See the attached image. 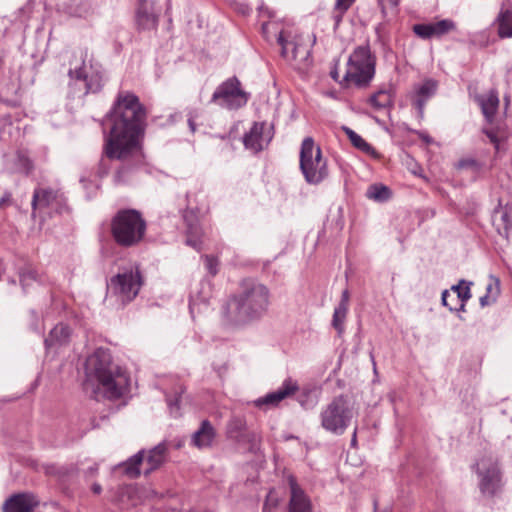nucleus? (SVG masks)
<instances>
[{"label":"nucleus","mask_w":512,"mask_h":512,"mask_svg":"<svg viewBox=\"0 0 512 512\" xmlns=\"http://www.w3.org/2000/svg\"><path fill=\"white\" fill-rule=\"evenodd\" d=\"M107 121L110 132L105 139L104 157L120 161L139 158L146 126V109L139 98L131 92H119Z\"/></svg>","instance_id":"obj_1"},{"label":"nucleus","mask_w":512,"mask_h":512,"mask_svg":"<svg viewBox=\"0 0 512 512\" xmlns=\"http://www.w3.org/2000/svg\"><path fill=\"white\" fill-rule=\"evenodd\" d=\"M270 306V290L263 283L244 279L223 310L225 321L232 326H245L262 319Z\"/></svg>","instance_id":"obj_2"},{"label":"nucleus","mask_w":512,"mask_h":512,"mask_svg":"<svg viewBox=\"0 0 512 512\" xmlns=\"http://www.w3.org/2000/svg\"><path fill=\"white\" fill-rule=\"evenodd\" d=\"M97 384L110 399L121 398L128 392L130 377L125 370L112 361L109 350L96 349L85 362L84 386Z\"/></svg>","instance_id":"obj_3"},{"label":"nucleus","mask_w":512,"mask_h":512,"mask_svg":"<svg viewBox=\"0 0 512 512\" xmlns=\"http://www.w3.org/2000/svg\"><path fill=\"white\" fill-rule=\"evenodd\" d=\"M147 222L136 209L118 210L110 221V234L117 246L124 249L139 246L146 235Z\"/></svg>","instance_id":"obj_4"},{"label":"nucleus","mask_w":512,"mask_h":512,"mask_svg":"<svg viewBox=\"0 0 512 512\" xmlns=\"http://www.w3.org/2000/svg\"><path fill=\"white\" fill-rule=\"evenodd\" d=\"M80 60L81 65H75L68 71L73 97L96 93L101 89L103 82L101 66L89 57L87 49L80 51Z\"/></svg>","instance_id":"obj_5"},{"label":"nucleus","mask_w":512,"mask_h":512,"mask_svg":"<svg viewBox=\"0 0 512 512\" xmlns=\"http://www.w3.org/2000/svg\"><path fill=\"white\" fill-rule=\"evenodd\" d=\"M376 57L371 53L368 44L358 46L348 58L344 76L346 82L358 87L368 85L375 75Z\"/></svg>","instance_id":"obj_6"},{"label":"nucleus","mask_w":512,"mask_h":512,"mask_svg":"<svg viewBox=\"0 0 512 512\" xmlns=\"http://www.w3.org/2000/svg\"><path fill=\"white\" fill-rule=\"evenodd\" d=\"M142 285L143 278L139 267L131 265L112 276L107 284V289L108 293L115 296L120 305L124 306L136 298Z\"/></svg>","instance_id":"obj_7"},{"label":"nucleus","mask_w":512,"mask_h":512,"mask_svg":"<svg viewBox=\"0 0 512 512\" xmlns=\"http://www.w3.org/2000/svg\"><path fill=\"white\" fill-rule=\"evenodd\" d=\"M300 170L305 181L312 185L321 183L328 176L327 161L311 137H306L301 144Z\"/></svg>","instance_id":"obj_8"},{"label":"nucleus","mask_w":512,"mask_h":512,"mask_svg":"<svg viewBox=\"0 0 512 512\" xmlns=\"http://www.w3.org/2000/svg\"><path fill=\"white\" fill-rule=\"evenodd\" d=\"M353 417V407L344 395L334 397L320 413L323 429L335 435H342L351 424Z\"/></svg>","instance_id":"obj_9"},{"label":"nucleus","mask_w":512,"mask_h":512,"mask_svg":"<svg viewBox=\"0 0 512 512\" xmlns=\"http://www.w3.org/2000/svg\"><path fill=\"white\" fill-rule=\"evenodd\" d=\"M281 47V56L299 72L306 71L312 64L310 47L300 36L282 30L277 38Z\"/></svg>","instance_id":"obj_10"},{"label":"nucleus","mask_w":512,"mask_h":512,"mask_svg":"<svg viewBox=\"0 0 512 512\" xmlns=\"http://www.w3.org/2000/svg\"><path fill=\"white\" fill-rule=\"evenodd\" d=\"M249 93L241 87V82L232 76L222 82L212 94L210 103L227 110H237L247 104Z\"/></svg>","instance_id":"obj_11"},{"label":"nucleus","mask_w":512,"mask_h":512,"mask_svg":"<svg viewBox=\"0 0 512 512\" xmlns=\"http://www.w3.org/2000/svg\"><path fill=\"white\" fill-rule=\"evenodd\" d=\"M478 486L484 496L496 495L502 486L501 471L496 460L482 458L476 463Z\"/></svg>","instance_id":"obj_12"},{"label":"nucleus","mask_w":512,"mask_h":512,"mask_svg":"<svg viewBox=\"0 0 512 512\" xmlns=\"http://www.w3.org/2000/svg\"><path fill=\"white\" fill-rule=\"evenodd\" d=\"M412 29L419 38L427 40L448 34L456 29V24L451 19H442L434 23L415 24Z\"/></svg>","instance_id":"obj_13"},{"label":"nucleus","mask_w":512,"mask_h":512,"mask_svg":"<svg viewBox=\"0 0 512 512\" xmlns=\"http://www.w3.org/2000/svg\"><path fill=\"white\" fill-rule=\"evenodd\" d=\"M265 129L266 124L264 122H255L250 131L243 137L244 146L254 152L261 151L273 137L271 133L272 126L268 128V131H265Z\"/></svg>","instance_id":"obj_14"},{"label":"nucleus","mask_w":512,"mask_h":512,"mask_svg":"<svg viewBox=\"0 0 512 512\" xmlns=\"http://www.w3.org/2000/svg\"><path fill=\"white\" fill-rule=\"evenodd\" d=\"M298 384L292 379H285L282 385L275 391L266 394L254 401V405L258 408L276 407L282 400L295 394L298 390Z\"/></svg>","instance_id":"obj_15"},{"label":"nucleus","mask_w":512,"mask_h":512,"mask_svg":"<svg viewBox=\"0 0 512 512\" xmlns=\"http://www.w3.org/2000/svg\"><path fill=\"white\" fill-rule=\"evenodd\" d=\"M437 89L438 82L432 78L425 79L422 83L414 85L411 99L420 117L424 114L426 103L436 94Z\"/></svg>","instance_id":"obj_16"},{"label":"nucleus","mask_w":512,"mask_h":512,"mask_svg":"<svg viewBox=\"0 0 512 512\" xmlns=\"http://www.w3.org/2000/svg\"><path fill=\"white\" fill-rule=\"evenodd\" d=\"M288 484L290 489L288 512H312L311 500L294 476L288 477Z\"/></svg>","instance_id":"obj_17"},{"label":"nucleus","mask_w":512,"mask_h":512,"mask_svg":"<svg viewBox=\"0 0 512 512\" xmlns=\"http://www.w3.org/2000/svg\"><path fill=\"white\" fill-rule=\"evenodd\" d=\"M136 25L141 30L155 29L158 25L159 12L152 0H139L136 8Z\"/></svg>","instance_id":"obj_18"},{"label":"nucleus","mask_w":512,"mask_h":512,"mask_svg":"<svg viewBox=\"0 0 512 512\" xmlns=\"http://www.w3.org/2000/svg\"><path fill=\"white\" fill-rule=\"evenodd\" d=\"M492 224L497 233L509 241L512 236V204L499 205L493 210Z\"/></svg>","instance_id":"obj_19"},{"label":"nucleus","mask_w":512,"mask_h":512,"mask_svg":"<svg viewBox=\"0 0 512 512\" xmlns=\"http://www.w3.org/2000/svg\"><path fill=\"white\" fill-rule=\"evenodd\" d=\"M39 501L31 493H18L7 499L2 506L3 512H33Z\"/></svg>","instance_id":"obj_20"},{"label":"nucleus","mask_w":512,"mask_h":512,"mask_svg":"<svg viewBox=\"0 0 512 512\" xmlns=\"http://www.w3.org/2000/svg\"><path fill=\"white\" fill-rule=\"evenodd\" d=\"M183 219L186 224V244L196 249L197 251H200L202 245V228L199 224V220L195 212L189 209L185 210Z\"/></svg>","instance_id":"obj_21"},{"label":"nucleus","mask_w":512,"mask_h":512,"mask_svg":"<svg viewBox=\"0 0 512 512\" xmlns=\"http://www.w3.org/2000/svg\"><path fill=\"white\" fill-rule=\"evenodd\" d=\"M60 9L69 16L84 19L94 14V7L89 0H69L62 3Z\"/></svg>","instance_id":"obj_22"},{"label":"nucleus","mask_w":512,"mask_h":512,"mask_svg":"<svg viewBox=\"0 0 512 512\" xmlns=\"http://www.w3.org/2000/svg\"><path fill=\"white\" fill-rule=\"evenodd\" d=\"M215 436L216 432L212 424L208 420H204L199 429L193 433L191 442L195 447L204 449L211 447Z\"/></svg>","instance_id":"obj_23"},{"label":"nucleus","mask_w":512,"mask_h":512,"mask_svg":"<svg viewBox=\"0 0 512 512\" xmlns=\"http://www.w3.org/2000/svg\"><path fill=\"white\" fill-rule=\"evenodd\" d=\"M70 336L71 329L69 326L59 323L50 331L48 337L44 340V344L47 349L64 346L68 344Z\"/></svg>","instance_id":"obj_24"},{"label":"nucleus","mask_w":512,"mask_h":512,"mask_svg":"<svg viewBox=\"0 0 512 512\" xmlns=\"http://www.w3.org/2000/svg\"><path fill=\"white\" fill-rule=\"evenodd\" d=\"M168 447L165 442H161L154 448L149 450L146 462L148 468L144 470V475H149L151 472L160 468L167 459Z\"/></svg>","instance_id":"obj_25"},{"label":"nucleus","mask_w":512,"mask_h":512,"mask_svg":"<svg viewBox=\"0 0 512 512\" xmlns=\"http://www.w3.org/2000/svg\"><path fill=\"white\" fill-rule=\"evenodd\" d=\"M58 192L51 188H37L34 190L32 198V208L34 212L37 209L51 208L57 202Z\"/></svg>","instance_id":"obj_26"},{"label":"nucleus","mask_w":512,"mask_h":512,"mask_svg":"<svg viewBox=\"0 0 512 512\" xmlns=\"http://www.w3.org/2000/svg\"><path fill=\"white\" fill-rule=\"evenodd\" d=\"M247 424L243 416L234 415L232 416L226 425L227 438L241 443L246 436Z\"/></svg>","instance_id":"obj_27"},{"label":"nucleus","mask_w":512,"mask_h":512,"mask_svg":"<svg viewBox=\"0 0 512 512\" xmlns=\"http://www.w3.org/2000/svg\"><path fill=\"white\" fill-rule=\"evenodd\" d=\"M478 102L482 113L488 122H492L499 106V98L496 91L492 90L488 94L478 97Z\"/></svg>","instance_id":"obj_28"},{"label":"nucleus","mask_w":512,"mask_h":512,"mask_svg":"<svg viewBox=\"0 0 512 512\" xmlns=\"http://www.w3.org/2000/svg\"><path fill=\"white\" fill-rule=\"evenodd\" d=\"M496 24L500 38H512V10L501 9L496 18Z\"/></svg>","instance_id":"obj_29"},{"label":"nucleus","mask_w":512,"mask_h":512,"mask_svg":"<svg viewBox=\"0 0 512 512\" xmlns=\"http://www.w3.org/2000/svg\"><path fill=\"white\" fill-rule=\"evenodd\" d=\"M368 102L377 110L393 105V93L390 89H380L372 94Z\"/></svg>","instance_id":"obj_30"},{"label":"nucleus","mask_w":512,"mask_h":512,"mask_svg":"<svg viewBox=\"0 0 512 512\" xmlns=\"http://www.w3.org/2000/svg\"><path fill=\"white\" fill-rule=\"evenodd\" d=\"M392 196L390 188L383 184H372L366 191V197L379 203L387 202Z\"/></svg>","instance_id":"obj_31"},{"label":"nucleus","mask_w":512,"mask_h":512,"mask_svg":"<svg viewBox=\"0 0 512 512\" xmlns=\"http://www.w3.org/2000/svg\"><path fill=\"white\" fill-rule=\"evenodd\" d=\"M144 459V450H140L138 453L130 457L126 462L122 464L124 472L130 478H137L140 476L141 471L139 466L142 464Z\"/></svg>","instance_id":"obj_32"},{"label":"nucleus","mask_w":512,"mask_h":512,"mask_svg":"<svg viewBox=\"0 0 512 512\" xmlns=\"http://www.w3.org/2000/svg\"><path fill=\"white\" fill-rule=\"evenodd\" d=\"M343 131L355 148L367 154L374 152L373 147L351 128L344 126Z\"/></svg>","instance_id":"obj_33"},{"label":"nucleus","mask_w":512,"mask_h":512,"mask_svg":"<svg viewBox=\"0 0 512 512\" xmlns=\"http://www.w3.org/2000/svg\"><path fill=\"white\" fill-rule=\"evenodd\" d=\"M16 170L20 173H24L25 175H29L33 170V163L28 157V155L19 151L16 156Z\"/></svg>","instance_id":"obj_34"},{"label":"nucleus","mask_w":512,"mask_h":512,"mask_svg":"<svg viewBox=\"0 0 512 512\" xmlns=\"http://www.w3.org/2000/svg\"><path fill=\"white\" fill-rule=\"evenodd\" d=\"M472 282L460 280L457 285H453L451 289L457 293V297L461 302H467L471 298L470 286Z\"/></svg>","instance_id":"obj_35"},{"label":"nucleus","mask_w":512,"mask_h":512,"mask_svg":"<svg viewBox=\"0 0 512 512\" xmlns=\"http://www.w3.org/2000/svg\"><path fill=\"white\" fill-rule=\"evenodd\" d=\"M20 283L25 288L37 281V273L31 267H25L19 273Z\"/></svg>","instance_id":"obj_36"},{"label":"nucleus","mask_w":512,"mask_h":512,"mask_svg":"<svg viewBox=\"0 0 512 512\" xmlns=\"http://www.w3.org/2000/svg\"><path fill=\"white\" fill-rule=\"evenodd\" d=\"M70 472H72L71 469L62 466L58 467L55 465H50L46 467V474L56 476L61 481H64L65 477H68Z\"/></svg>","instance_id":"obj_37"},{"label":"nucleus","mask_w":512,"mask_h":512,"mask_svg":"<svg viewBox=\"0 0 512 512\" xmlns=\"http://www.w3.org/2000/svg\"><path fill=\"white\" fill-rule=\"evenodd\" d=\"M350 293L348 289H345L341 294V300L339 304L335 307L334 312H337L341 315H347L348 307H349Z\"/></svg>","instance_id":"obj_38"},{"label":"nucleus","mask_w":512,"mask_h":512,"mask_svg":"<svg viewBox=\"0 0 512 512\" xmlns=\"http://www.w3.org/2000/svg\"><path fill=\"white\" fill-rule=\"evenodd\" d=\"M499 293H500L499 279L494 276H490V282L486 286L485 294L490 295L491 298H493L496 301Z\"/></svg>","instance_id":"obj_39"},{"label":"nucleus","mask_w":512,"mask_h":512,"mask_svg":"<svg viewBox=\"0 0 512 512\" xmlns=\"http://www.w3.org/2000/svg\"><path fill=\"white\" fill-rule=\"evenodd\" d=\"M298 402L304 409H312L316 405V400L311 397L310 392L300 394Z\"/></svg>","instance_id":"obj_40"},{"label":"nucleus","mask_w":512,"mask_h":512,"mask_svg":"<svg viewBox=\"0 0 512 512\" xmlns=\"http://www.w3.org/2000/svg\"><path fill=\"white\" fill-rule=\"evenodd\" d=\"M204 261H205V267L208 270V272L212 276H215L217 274V272H218V261H217V259L215 257H213V256L206 255L204 257Z\"/></svg>","instance_id":"obj_41"},{"label":"nucleus","mask_w":512,"mask_h":512,"mask_svg":"<svg viewBox=\"0 0 512 512\" xmlns=\"http://www.w3.org/2000/svg\"><path fill=\"white\" fill-rule=\"evenodd\" d=\"M356 0H336L335 10L339 12V18L353 5Z\"/></svg>","instance_id":"obj_42"},{"label":"nucleus","mask_w":512,"mask_h":512,"mask_svg":"<svg viewBox=\"0 0 512 512\" xmlns=\"http://www.w3.org/2000/svg\"><path fill=\"white\" fill-rule=\"evenodd\" d=\"M458 168L461 169H472L473 171H478L480 169V164L472 158L462 159L458 162Z\"/></svg>","instance_id":"obj_43"},{"label":"nucleus","mask_w":512,"mask_h":512,"mask_svg":"<svg viewBox=\"0 0 512 512\" xmlns=\"http://www.w3.org/2000/svg\"><path fill=\"white\" fill-rule=\"evenodd\" d=\"M30 317H31V320H30V327H31V329L34 332L41 333L42 332V327L40 325V321H41L40 315L37 312H35L34 310H32L30 312Z\"/></svg>","instance_id":"obj_44"},{"label":"nucleus","mask_w":512,"mask_h":512,"mask_svg":"<svg viewBox=\"0 0 512 512\" xmlns=\"http://www.w3.org/2000/svg\"><path fill=\"white\" fill-rule=\"evenodd\" d=\"M346 319V315L338 314L337 312L333 313L332 326L339 332H343V324Z\"/></svg>","instance_id":"obj_45"},{"label":"nucleus","mask_w":512,"mask_h":512,"mask_svg":"<svg viewBox=\"0 0 512 512\" xmlns=\"http://www.w3.org/2000/svg\"><path fill=\"white\" fill-rule=\"evenodd\" d=\"M246 438L240 444H250L251 447H254L256 443L259 441V436L254 431L246 430Z\"/></svg>","instance_id":"obj_46"},{"label":"nucleus","mask_w":512,"mask_h":512,"mask_svg":"<svg viewBox=\"0 0 512 512\" xmlns=\"http://www.w3.org/2000/svg\"><path fill=\"white\" fill-rule=\"evenodd\" d=\"M167 403L171 414L176 415V412L179 410V397H175L174 399H167Z\"/></svg>","instance_id":"obj_47"},{"label":"nucleus","mask_w":512,"mask_h":512,"mask_svg":"<svg viewBox=\"0 0 512 512\" xmlns=\"http://www.w3.org/2000/svg\"><path fill=\"white\" fill-rule=\"evenodd\" d=\"M484 133L487 135V137L489 138L490 142L492 144H494L495 149L498 150L499 149V141H498L496 133L494 131H492V130H484Z\"/></svg>","instance_id":"obj_48"},{"label":"nucleus","mask_w":512,"mask_h":512,"mask_svg":"<svg viewBox=\"0 0 512 512\" xmlns=\"http://www.w3.org/2000/svg\"><path fill=\"white\" fill-rule=\"evenodd\" d=\"M129 170L130 169L126 167L119 168L115 174V181L118 183H124L126 181V179L124 178V173H126Z\"/></svg>","instance_id":"obj_49"},{"label":"nucleus","mask_w":512,"mask_h":512,"mask_svg":"<svg viewBox=\"0 0 512 512\" xmlns=\"http://www.w3.org/2000/svg\"><path fill=\"white\" fill-rule=\"evenodd\" d=\"M277 502H271L269 497L265 500L262 508V512H273V510L276 508Z\"/></svg>","instance_id":"obj_50"},{"label":"nucleus","mask_w":512,"mask_h":512,"mask_svg":"<svg viewBox=\"0 0 512 512\" xmlns=\"http://www.w3.org/2000/svg\"><path fill=\"white\" fill-rule=\"evenodd\" d=\"M195 117H196V113L195 112H189V115H188V125H189L190 131L192 133H194L196 131Z\"/></svg>","instance_id":"obj_51"},{"label":"nucleus","mask_w":512,"mask_h":512,"mask_svg":"<svg viewBox=\"0 0 512 512\" xmlns=\"http://www.w3.org/2000/svg\"><path fill=\"white\" fill-rule=\"evenodd\" d=\"M495 302L496 301L493 298H491L490 295H486L485 294V295L480 297V305H481V307L489 306V305H491V304H493Z\"/></svg>","instance_id":"obj_52"},{"label":"nucleus","mask_w":512,"mask_h":512,"mask_svg":"<svg viewBox=\"0 0 512 512\" xmlns=\"http://www.w3.org/2000/svg\"><path fill=\"white\" fill-rule=\"evenodd\" d=\"M417 135L418 137L424 142L426 143L427 145L429 144H432L433 143V138L430 137L427 133L425 132H422V131H418L417 132Z\"/></svg>","instance_id":"obj_53"},{"label":"nucleus","mask_w":512,"mask_h":512,"mask_svg":"<svg viewBox=\"0 0 512 512\" xmlns=\"http://www.w3.org/2000/svg\"><path fill=\"white\" fill-rule=\"evenodd\" d=\"M449 296H450V293H449V291H448V290H444V291L442 292V295H441V301H442V304H443L444 306L448 307V308L450 307V306H449V304H448V301H447V299H448V297H449Z\"/></svg>","instance_id":"obj_54"},{"label":"nucleus","mask_w":512,"mask_h":512,"mask_svg":"<svg viewBox=\"0 0 512 512\" xmlns=\"http://www.w3.org/2000/svg\"><path fill=\"white\" fill-rule=\"evenodd\" d=\"M357 443V427H355L352 438H351V446L355 447Z\"/></svg>","instance_id":"obj_55"},{"label":"nucleus","mask_w":512,"mask_h":512,"mask_svg":"<svg viewBox=\"0 0 512 512\" xmlns=\"http://www.w3.org/2000/svg\"><path fill=\"white\" fill-rule=\"evenodd\" d=\"M92 491H93L95 494H100V493H101V491H102V487H101V485H100V484H98V483L93 484V486H92Z\"/></svg>","instance_id":"obj_56"},{"label":"nucleus","mask_w":512,"mask_h":512,"mask_svg":"<svg viewBox=\"0 0 512 512\" xmlns=\"http://www.w3.org/2000/svg\"><path fill=\"white\" fill-rule=\"evenodd\" d=\"M465 305H466V302H461L460 307L455 309V311H465ZM449 310L453 311L454 308L453 307H449Z\"/></svg>","instance_id":"obj_57"},{"label":"nucleus","mask_w":512,"mask_h":512,"mask_svg":"<svg viewBox=\"0 0 512 512\" xmlns=\"http://www.w3.org/2000/svg\"><path fill=\"white\" fill-rule=\"evenodd\" d=\"M330 75H331V77H332L334 80H336V81L338 80L339 74H338V71H337L336 69H335V70H332V71L330 72Z\"/></svg>","instance_id":"obj_58"},{"label":"nucleus","mask_w":512,"mask_h":512,"mask_svg":"<svg viewBox=\"0 0 512 512\" xmlns=\"http://www.w3.org/2000/svg\"><path fill=\"white\" fill-rule=\"evenodd\" d=\"M190 313H194V305L192 303L189 304Z\"/></svg>","instance_id":"obj_59"},{"label":"nucleus","mask_w":512,"mask_h":512,"mask_svg":"<svg viewBox=\"0 0 512 512\" xmlns=\"http://www.w3.org/2000/svg\"><path fill=\"white\" fill-rule=\"evenodd\" d=\"M104 165H105V158L102 157L101 162H100V167L102 168V167H104Z\"/></svg>","instance_id":"obj_60"},{"label":"nucleus","mask_w":512,"mask_h":512,"mask_svg":"<svg viewBox=\"0 0 512 512\" xmlns=\"http://www.w3.org/2000/svg\"><path fill=\"white\" fill-rule=\"evenodd\" d=\"M101 174L104 175V174H107V169L101 171Z\"/></svg>","instance_id":"obj_61"},{"label":"nucleus","mask_w":512,"mask_h":512,"mask_svg":"<svg viewBox=\"0 0 512 512\" xmlns=\"http://www.w3.org/2000/svg\"><path fill=\"white\" fill-rule=\"evenodd\" d=\"M2 204L6 201V198L2 196L1 198Z\"/></svg>","instance_id":"obj_62"}]
</instances>
